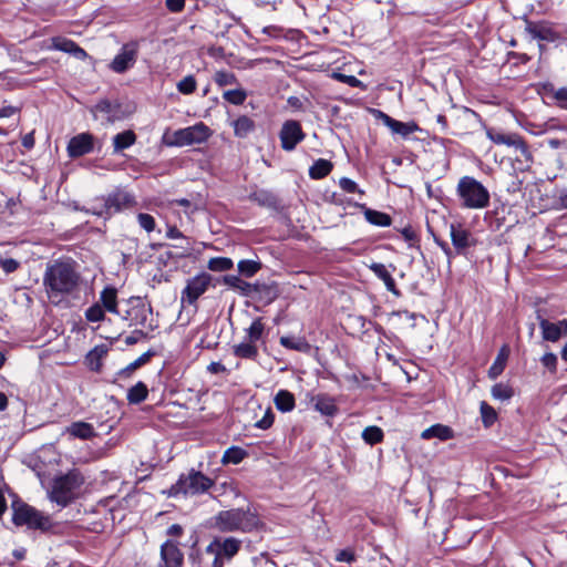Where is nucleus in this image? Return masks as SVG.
I'll return each mask as SVG.
<instances>
[{
    "label": "nucleus",
    "instance_id": "nucleus-1",
    "mask_svg": "<svg viewBox=\"0 0 567 567\" xmlns=\"http://www.w3.org/2000/svg\"><path fill=\"white\" fill-rule=\"evenodd\" d=\"M80 282V274L75 262L70 260H56L48 265L43 284L50 299L74 291Z\"/></svg>",
    "mask_w": 567,
    "mask_h": 567
},
{
    "label": "nucleus",
    "instance_id": "nucleus-2",
    "mask_svg": "<svg viewBox=\"0 0 567 567\" xmlns=\"http://www.w3.org/2000/svg\"><path fill=\"white\" fill-rule=\"evenodd\" d=\"M83 483V475L78 470H72L53 481L49 494L50 499L61 506H66L76 497Z\"/></svg>",
    "mask_w": 567,
    "mask_h": 567
},
{
    "label": "nucleus",
    "instance_id": "nucleus-3",
    "mask_svg": "<svg viewBox=\"0 0 567 567\" xmlns=\"http://www.w3.org/2000/svg\"><path fill=\"white\" fill-rule=\"evenodd\" d=\"M457 193L467 208L482 209L488 205V190L473 177H462L457 185Z\"/></svg>",
    "mask_w": 567,
    "mask_h": 567
},
{
    "label": "nucleus",
    "instance_id": "nucleus-4",
    "mask_svg": "<svg viewBox=\"0 0 567 567\" xmlns=\"http://www.w3.org/2000/svg\"><path fill=\"white\" fill-rule=\"evenodd\" d=\"M215 519L216 527L221 532H247L256 525V517L241 508L223 511Z\"/></svg>",
    "mask_w": 567,
    "mask_h": 567
},
{
    "label": "nucleus",
    "instance_id": "nucleus-5",
    "mask_svg": "<svg viewBox=\"0 0 567 567\" xmlns=\"http://www.w3.org/2000/svg\"><path fill=\"white\" fill-rule=\"evenodd\" d=\"M486 135L495 144L506 145L508 147H513L516 152H523L524 159L522 161L517 158L519 169L523 171L530 167L533 163V154L529 151L527 143L519 134L504 133L494 128H489L487 130Z\"/></svg>",
    "mask_w": 567,
    "mask_h": 567
},
{
    "label": "nucleus",
    "instance_id": "nucleus-6",
    "mask_svg": "<svg viewBox=\"0 0 567 567\" xmlns=\"http://www.w3.org/2000/svg\"><path fill=\"white\" fill-rule=\"evenodd\" d=\"M12 520L17 526H28L29 528L47 530L51 527L49 516L43 515L34 507L28 504H13Z\"/></svg>",
    "mask_w": 567,
    "mask_h": 567
},
{
    "label": "nucleus",
    "instance_id": "nucleus-7",
    "mask_svg": "<svg viewBox=\"0 0 567 567\" xmlns=\"http://www.w3.org/2000/svg\"><path fill=\"white\" fill-rule=\"evenodd\" d=\"M209 137V128L203 124H196L186 128L176 131L173 134L169 145L185 146L197 144L206 141Z\"/></svg>",
    "mask_w": 567,
    "mask_h": 567
},
{
    "label": "nucleus",
    "instance_id": "nucleus-8",
    "mask_svg": "<svg viewBox=\"0 0 567 567\" xmlns=\"http://www.w3.org/2000/svg\"><path fill=\"white\" fill-rule=\"evenodd\" d=\"M213 485V481L200 472L190 471L187 475L181 476L176 487L177 492L184 494H199L206 492Z\"/></svg>",
    "mask_w": 567,
    "mask_h": 567
},
{
    "label": "nucleus",
    "instance_id": "nucleus-9",
    "mask_svg": "<svg viewBox=\"0 0 567 567\" xmlns=\"http://www.w3.org/2000/svg\"><path fill=\"white\" fill-rule=\"evenodd\" d=\"M212 284V276L207 272L199 274L187 281L182 291V302L194 305L203 296Z\"/></svg>",
    "mask_w": 567,
    "mask_h": 567
},
{
    "label": "nucleus",
    "instance_id": "nucleus-10",
    "mask_svg": "<svg viewBox=\"0 0 567 567\" xmlns=\"http://www.w3.org/2000/svg\"><path fill=\"white\" fill-rule=\"evenodd\" d=\"M305 136L300 123L295 120H288L282 124L279 133L281 147L287 152H291Z\"/></svg>",
    "mask_w": 567,
    "mask_h": 567
},
{
    "label": "nucleus",
    "instance_id": "nucleus-11",
    "mask_svg": "<svg viewBox=\"0 0 567 567\" xmlns=\"http://www.w3.org/2000/svg\"><path fill=\"white\" fill-rule=\"evenodd\" d=\"M138 53V42L132 41L122 47L121 52L111 62V69L116 73H123L128 70L136 61Z\"/></svg>",
    "mask_w": 567,
    "mask_h": 567
},
{
    "label": "nucleus",
    "instance_id": "nucleus-12",
    "mask_svg": "<svg viewBox=\"0 0 567 567\" xmlns=\"http://www.w3.org/2000/svg\"><path fill=\"white\" fill-rule=\"evenodd\" d=\"M91 111L96 118L99 113L102 114L109 124L121 121L128 115L120 103H113L109 100L100 101Z\"/></svg>",
    "mask_w": 567,
    "mask_h": 567
},
{
    "label": "nucleus",
    "instance_id": "nucleus-13",
    "mask_svg": "<svg viewBox=\"0 0 567 567\" xmlns=\"http://www.w3.org/2000/svg\"><path fill=\"white\" fill-rule=\"evenodd\" d=\"M135 204L134 197L122 189L111 193L105 199V208L107 210H131L135 208Z\"/></svg>",
    "mask_w": 567,
    "mask_h": 567
},
{
    "label": "nucleus",
    "instance_id": "nucleus-14",
    "mask_svg": "<svg viewBox=\"0 0 567 567\" xmlns=\"http://www.w3.org/2000/svg\"><path fill=\"white\" fill-rule=\"evenodd\" d=\"M542 329L543 339L550 342L558 341L563 334H567V320H560L556 323L537 316Z\"/></svg>",
    "mask_w": 567,
    "mask_h": 567
},
{
    "label": "nucleus",
    "instance_id": "nucleus-15",
    "mask_svg": "<svg viewBox=\"0 0 567 567\" xmlns=\"http://www.w3.org/2000/svg\"><path fill=\"white\" fill-rule=\"evenodd\" d=\"M93 148V135L81 133L72 137L68 145V152L71 157H80L90 153Z\"/></svg>",
    "mask_w": 567,
    "mask_h": 567
},
{
    "label": "nucleus",
    "instance_id": "nucleus-16",
    "mask_svg": "<svg viewBox=\"0 0 567 567\" xmlns=\"http://www.w3.org/2000/svg\"><path fill=\"white\" fill-rule=\"evenodd\" d=\"M224 282L227 286L239 290L245 296H251L254 292H260L262 289L267 290L268 293H270V290H271L269 287H266L264 285L249 284V282L240 279L239 277L233 276V275L226 276L224 278Z\"/></svg>",
    "mask_w": 567,
    "mask_h": 567
},
{
    "label": "nucleus",
    "instance_id": "nucleus-17",
    "mask_svg": "<svg viewBox=\"0 0 567 567\" xmlns=\"http://www.w3.org/2000/svg\"><path fill=\"white\" fill-rule=\"evenodd\" d=\"M450 231L453 246L457 251H462L465 248L475 244V240L472 237V235L461 225L452 224L450 226Z\"/></svg>",
    "mask_w": 567,
    "mask_h": 567
},
{
    "label": "nucleus",
    "instance_id": "nucleus-18",
    "mask_svg": "<svg viewBox=\"0 0 567 567\" xmlns=\"http://www.w3.org/2000/svg\"><path fill=\"white\" fill-rule=\"evenodd\" d=\"M161 555L166 567H182L184 559L183 554L172 540H167L163 544Z\"/></svg>",
    "mask_w": 567,
    "mask_h": 567
},
{
    "label": "nucleus",
    "instance_id": "nucleus-19",
    "mask_svg": "<svg viewBox=\"0 0 567 567\" xmlns=\"http://www.w3.org/2000/svg\"><path fill=\"white\" fill-rule=\"evenodd\" d=\"M65 432L70 434V436L80 440H90L96 436L93 425L82 421L71 423L65 429Z\"/></svg>",
    "mask_w": 567,
    "mask_h": 567
},
{
    "label": "nucleus",
    "instance_id": "nucleus-20",
    "mask_svg": "<svg viewBox=\"0 0 567 567\" xmlns=\"http://www.w3.org/2000/svg\"><path fill=\"white\" fill-rule=\"evenodd\" d=\"M52 47L56 50L73 54L75 58L83 60L86 58V52L80 48L74 41L65 38H53Z\"/></svg>",
    "mask_w": 567,
    "mask_h": 567
},
{
    "label": "nucleus",
    "instance_id": "nucleus-21",
    "mask_svg": "<svg viewBox=\"0 0 567 567\" xmlns=\"http://www.w3.org/2000/svg\"><path fill=\"white\" fill-rule=\"evenodd\" d=\"M379 114L383 123L395 134L408 136L417 128V126L414 123L410 124L396 121L382 112H379Z\"/></svg>",
    "mask_w": 567,
    "mask_h": 567
},
{
    "label": "nucleus",
    "instance_id": "nucleus-22",
    "mask_svg": "<svg viewBox=\"0 0 567 567\" xmlns=\"http://www.w3.org/2000/svg\"><path fill=\"white\" fill-rule=\"evenodd\" d=\"M453 435H454L453 430L450 426L443 425V424L432 425L421 433V437L423 440H430V439L436 437L441 441H446V440L452 439Z\"/></svg>",
    "mask_w": 567,
    "mask_h": 567
},
{
    "label": "nucleus",
    "instance_id": "nucleus-23",
    "mask_svg": "<svg viewBox=\"0 0 567 567\" xmlns=\"http://www.w3.org/2000/svg\"><path fill=\"white\" fill-rule=\"evenodd\" d=\"M214 545L217 547V554L227 558L235 556L240 547V542L236 538H226L224 540H216Z\"/></svg>",
    "mask_w": 567,
    "mask_h": 567
},
{
    "label": "nucleus",
    "instance_id": "nucleus-24",
    "mask_svg": "<svg viewBox=\"0 0 567 567\" xmlns=\"http://www.w3.org/2000/svg\"><path fill=\"white\" fill-rule=\"evenodd\" d=\"M509 355V349L507 346H503L499 350L497 358L495 359L494 363L488 370V377L489 379H496L505 369L507 359Z\"/></svg>",
    "mask_w": 567,
    "mask_h": 567
},
{
    "label": "nucleus",
    "instance_id": "nucleus-25",
    "mask_svg": "<svg viewBox=\"0 0 567 567\" xmlns=\"http://www.w3.org/2000/svg\"><path fill=\"white\" fill-rule=\"evenodd\" d=\"M100 301L102 303V308L112 312L118 313L117 311V291L113 287H106L100 297Z\"/></svg>",
    "mask_w": 567,
    "mask_h": 567
},
{
    "label": "nucleus",
    "instance_id": "nucleus-26",
    "mask_svg": "<svg viewBox=\"0 0 567 567\" xmlns=\"http://www.w3.org/2000/svg\"><path fill=\"white\" fill-rule=\"evenodd\" d=\"M136 142V134L132 130L124 131L113 137V148L118 153Z\"/></svg>",
    "mask_w": 567,
    "mask_h": 567
},
{
    "label": "nucleus",
    "instance_id": "nucleus-27",
    "mask_svg": "<svg viewBox=\"0 0 567 567\" xmlns=\"http://www.w3.org/2000/svg\"><path fill=\"white\" fill-rule=\"evenodd\" d=\"M107 349L105 346H97L92 349L86 358V364L92 371H100L102 367V359L106 355Z\"/></svg>",
    "mask_w": 567,
    "mask_h": 567
},
{
    "label": "nucleus",
    "instance_id": "nucleus-28",
    "mask_svg": "<svg viewBox=\"0 0 567 567\" xmlns=\"http://www.w3.org/2000/svg\"><path fill=\"white\" fill-rule=\"evenodd\" d=\"M275 405L282 412H289L295 408V396L287 390H280L275 396Z\"/></svg>",
    "mask_w": 567,
    "mask_h": 567
},
{
    "label": "nucleus",
    "instance_id": "nucleus-29",
    "mask_svg": "<svg viewBox=\"0 0 567 567\" xmlns=\"http://www.w3.org/2000/svg\"><path fill=\"white\" fill-rule=\"evenodd\" d=\"M148 394V390L145 383L137 382L134 386H132L127 392V401L131 404H138L143 402Z\"/></svg>",
    "mask_w": 567,
    "mask_h": 567
},
{
    "label": "nucleus",
    "instance_id": "nucleus-30",
    "mask_svg": "<svg viewBox=\"0 0 567 567\" xmlns=\"http://www.w3.org/2000/svg\"><path fill=\"white\" fill-rule=\"evenodd\" d=\"M333 165L330 161L318 159L309 169V175L312 178L320 179L326 177L332 169Z\"/></svg>",
    "mask_w": 567,
    "mask_h": 567
},
{
    "label": "nucleus",
    "instance_id": "nucleus-31",
    "mask_svg": "<svg viewBox=\"0 0 567 567\" xmlns=\"http://www.w3.org/2000/svg\"><path fill=\"white\" fill-rule=\"evenodd\" d=\"M234 354L241 359H255L258 354V349L254 342H243L234 346Z\"/></svg>",
    "mask_w": 567,
    "mask_h": 567
},
{
    "label": "nucleus",
    "instance_id": "nucleus-32",
    "mask_svg": "<svg viewBox=\"0 0 567 567\" xmlns=\"http://www.w3.org/2000/svg\"><path fill=\"white\" fill-rule=\"evenodd\" d=\"M235 135L238 137H246L254 130V122L248 116H239L233 123Z\"/></svg>",
    "mask_w": 567,
    "mask_h": 567
},
{
    "label": "nucleus",
    "instance_id": "nucleus-33",
    "mask_svg": "<svg viewBox=\"0 0 567 567\" xmlns=\"http://www.w3.org/2000/svg\"><path fill=\"white\" fill-rule=\"evenodd\" d=\"M246 456L247 452L244 449L239 446H231L225 451L221 462L224 464H239Z\"/></svg>",
    "mask_w": 567,
    "mask_h": 567
},
{
    "label": "nucleus",
    "instance_id": "nucleus-34",
    "mask_svg": "<svg viewBox=\"0 0 567 567\" xmlns=\"http://www.w3.org/2000/svg\"><path fill=\"white\" fill-rule=\"evenodd\" d=\"M371 269L373 270V272L384 281L388 290L390 291H394L395 289V281L394 279L392 278V276L390 275V272L388 271L386 267L382 264H373L371 266Z\"/></svg>",
    "mask_w": 567,
    "mask_h": 567
},
{
    "label": "nucleus",
    "instance_id": "nucleus-35",
    "mask_svg": "<svg viewBox=\"0 0 567 567\" xmlns=\"http://www.w3.org/2000/svg\"><path fill=\"white\" fill-rule=\"evenodd\" d=\"M234 266V262L230 258L226 257H215L209 259L208 261V269L212 271H225L231 269Z\"/></svg>",
    "mask_w": 567,
    "mask_h": 567
},
{
    "label": "nucleus",
    "instance_id": "nucleus-36",
    "mask_svg": "<svg viewBox=\"0 0 567 567\" xmlns=\"http://www.w3.org/2000/svg\"><path fill=\"white\" fill-rule=\"evenodd\" d=\"M362 437L368 444H377L383 440V432L378 426H368L362 432Z\"/></svg>",
    "mask_w": 567,
    "mask_h": 567
},
{
    "label": "nucleus",
    "instance_id": "nucleus-37",
    "mask_svg": "<svg viewBox=\"0 0 567 567\" xmlns=\"http://www.w3.org/2000/svg\"><path fill=\"white\" fill-rule=\"evenodd\" d=\"M223 97L228 103L234 105H241L247 99V93L243 89L225 91Z\"/></svg>",
    "mask_w": 567,
    "mask_h": 567
},
{
    "label": "nucleus",
    "instance_id": "nucleus-38",
    "mask_svg": "<svg viewBox=\"0 0 567 567\" xmlns=\"http://www.w3.org/2000/svg\"><path fill=\"white\" fill-rule=\"evenodd\" d=\"M492 395L496 400L505 401L514 395V391L508 384L496 383L492 388Z\"/></svg>",
    "mask_w": 567,
    "mask_h": 567
},
{
    "label": "nucleus",
    "instance_id": "nucleus-39",
    "mask_svg": "<svg viewBox=\"0 0 567 567\" xmlns=\"http://www.w3.org/2000/svg\"><path fill=\"white\" fill-rule=\"evenodd\" d=\"M525 30L533 39L540 40H546L549 33V30L547 28L530 21L526 22Z\"/></svg>",
    "mask_w": 567,
    "mask_h": 567
},
{
    "label": "nucleus",
    "instance_id": "nucleus-40",
    "mask_svg": "<svg viewBox=\"0 0 567 567\" xmlns=\"http://www.w3.org/2000/svg\"><path fill=\"white\" fill-rule=\"evenodd\" d=\"M481 415L482 421L486 427L491 426L497 419V413L493 406L487 404L485 401L481 402Z\"/></svg>",
    "mask_w": 567,
    "mask_h": 567
},
{
    "label": "nucleus",
    "instance_id": "nucleus-41",
    "mask_svg": "<svg viewBox=\"0 0 567 567\" xmlns=\"http://www.w3.org/2000/svg\"><path fill=\"white\" fill-rule=\"evenodd\" d=\"M214 81L219 86L233 85L237 83V78L231 72L217 71L214 75Z\"/></svg>",
    "mask_w": 567,
    "mask_h": 567
},
{
    "label": "nucleus",
    "instance_id": "nucleus-42",
    "mask_svg": "<svg viewBox=\"0 0 567 567\" xmlns=\"http://www.w3.org/2000/svg\"><path fill=\"white\" fill-rule=\"evenodd\" d=\"M264 329L265 326L261 322V319L257 318L247 330L249 341L254 343L258 341L262 336Z\"/></svg>",
    "mask_w": 567,
    "mask_h": 567
},
{
    "label": "nucleus",
    "instance_id": "nucleus-43",
    "mask_svg": "<svg viewBox=\"0 0 567 567\" xmlns=\"http://www.w3.org/2000/svg\"><path fill=\"white\" fill-rule=\"evenodd\" d=\"M316 409L324 415H333L337 411L333 401L327 398H319L316 403Z\"/></svg>",
    "mask_w": 567,
    "mask_h": 567
},
{
    "label": "nucleus",
    "instance_id": "nucleus-44",
    "mask_svg": "<svg viewBox=\"0 0 567 567\" xmlns=\"http://www.w3.org/2000/svg\"><path fill=\"white\" fill-rule=\"evenodd\" d=\"M196 80L193 75L185 76L177 83V90L183 94H192L196 90Z\"/></svg>",
    "mask_w": 567,
    "mask_h": 567
},
{
    "label": "nucleus",
    "instance_id": "nucleus-45",
    "mask_svg": "<svg viewBox=\"0 0 567 567\" xmlns=\"http://www.w3.org/2000/svg\"><path fill=\"white\" fill-rule=\"evenodd\" d=\"M260 269V264L252 260H240L238 270L245 276H254Z\"/></svg>",
    "mask_w": 567,
    "mask_h": 567
},
{
    "label": "nucleus",
    "instance_id": "nucleus-46",
    "mask_svg": "<svg viewBox=\"0 0 567 567\" xmlns=\"http://www.w3.org/2000/svg\"><path fill=\"white\" fill-rule=\"evenodd\" d=\"M85 317L91 322L102 321L104 319V309L100 303H95L86 310Z\"/></svg>",
    "mask_w": 567,
    "mask_h": 567
},
{
    "label": "nucleus",
    "instance_id": "nucleus-47",
    "mask_svg": "<svg viewBox=\"0 0 567 567\" xmlns=\"http://www.w3.org/2000/svg\"><path fill=\"white\" fill-rule=\"evenodd\" d=\"M280 343L285 348L293 349V350H302L307 347V344L303 341H301L300 339H295L292 337H281Z\"/></svg>",
    "mask_w": 567,
    "mask_h": 567
},
{
    "label": "nucleus",
    "instance_id": "nucleus-48",
    "mask_svg": "<svg viewBox=\"0 0 567 567\" xmlns=\"http://www.w3.org/2000/svg\"><path fill=\"white\" fill-rule=\"evenodd\" d=\"M365 218L377 226H389L391 224L390 215H365Z\"/></svg>",
    "mask_w": 567,
    "mask_h": 567
},
{
    "label": "nucleus",
    "instance_id": "nucleus-49",
    "mask_svg": "<svg viewBox=\"0 0 567 567\" xmlns=\"http://www.w3.org/2000/svg\"><path fill=\"white\" fill-rule=\"evenodd\" d=\"M0 266L6 274L14 272L20 264L13 258H0Z\"/></svg>",
    "mask_w": 567,
    "mask_h": 567
},
{
    "label": "nucleus",
    "instance_id": "nucleus-50",
    "mask_svg": "<svg viewBox=\"0 0 567 567\" xmlns=\"http://www.w3.org/2000/svg\"><path fill=\"white\" fill-rule=\"evenodd\" d=\"M336 559L341 563L351 564L355 560V554L352 549H342L337 553Z\"/></svg>",
    "mask_w": 567,
    "mask_h": 567
},
{
    "label": "nucleus",
    "instance_id": "nucleus-51",
    "mask_svg": "<svg viewBox=\"0 0 567 567\" xmlns=\"http://www.w3.org/2000/svg\"><path fill=\"white\" fill-rule=\"evenodd\" d=\"M138 220L140 225L148 233L155 227V220L152 215H138Z\"/></svg>",
    "mask_w": 567,
    "mask_h": 567
},
{
    "label": "nucleus",
    "instance_id": "nucleus-52",
    "mask_svg": "<svg viewBox=\"0 0 567 567\" xmlns=\"http://www.w3.org/2000/svg\"><path fill=\"white\" fill-rule=\"evenodd\" d=\"M274 423V414L268 410L265 416L256 423V426L262 430L269 429Z\"/></svg>",
    "mask_w": 567,
    "mask_h": 567
},
{
    "label": "nucleus",
    "instance_id": "nucleus-53",
    "mask_svg": "<svg viewBox=\"0 0 567 567\" xmlns=\"http://www.w3.org/2000/svg\"><path fill=\"white\" fill-rule=\"evenodd\" d=\"M333 78L338 79L339 81L347 83L351 86H358L360 84V81L353 76V75H346L341 73H333Z\"/></svg>",
    "mask_w": 567,
    "mask_h": 567
},
{
    "label": "nucleus",
    "instance_id": "nucleus-54",
    "mask_svg": "<svg viewBox=\"0 0 567 567\" xmlns=\"http://www.w3.org/2000/svg\"><path fill=\"white\" fill-rule=\"evenodd\" d=\"M165 4L171 12H181L185 7V0H166Z\"/></svg>",
    "mask_w": 567,
    "mask_h": 567
},
{
    "label": "nucleus",
    "instance_id": "nucleus-55",
    "mask_svg": "<svg viewBox=\"0 0 567 567\" xmlns=\"http://www.w3.org/2000/svg\"><path fill=\"white\" fill-rule=\"evenodd\" d=\"M553 97L558 103L567 102V87H560L558 90L550 89Z\"/></svg>",
    "mask_w": 567,
    "mask_h": 567
},
{
    "label": "nucleus",
    "instance_id": "nucleus-56",
    "mask_svg": "<svg viewBox=\"0 0 567 567\" xmlns=\"http://www.w3.org/2000/svg\"><path fill=\"white\" fill-rule=\"evenodd\" d=\"M341 188L348 193H354L357 190V184L347 177H343L339 182Z\"/></svg>",
    "mask_w": 567,
    "mask_h": 567
},
{
    "label": "nucleus",
    "instance_id": "nucleus-57",
    "mask_svg": "<svg viewBox=\"0 0 567 567\" xmlns=\"http://www.w3.org/2000/svg\"><path fill=\"white\" fill-rule=\"evenodd\" d=\"M542 362L545 367L555 370L556 369V362L557 358L554 353H546L542 358Z\"/></svg>",
    "mask_w": 567,
    "mask_h": 567
},
{
    "label": "nucleus",
    "instance_id": "nucleus-58",
    "mask_svg": "<svg viewBox=\"0 0 567 567\" xmlns=\"http://www.w3.org/2000/svg\"><path fill=\"white\" fill-rule=\"evenodd\" d=\"M145 361H146V359L143 355V357L138 358L137 360H135L134 362H132L127 368L123 369L120 373L124 374V373L132 372V371L136 370L137 368H140Z\"/></svg>",
    "mask_w": 567,
    "mask_h": 567
},
{
    "label": "nucleus",
    "instance_id": "nucleus-59",
    "mask_svg": "<svg viewBox=\"0 0 567 567\" xmlns=\"http://www.w3.org/2000/svg\"><path fill=\"white\" fill-rule=\"evenodd\" d=\"M207 370L210 372V373H221V372H225L226 371V368L220 363V362H212L208 367H207Z\"/></svg>",
    "mask_w": 567,
    "mask_h": 567
},
{
    "label": "nucleus",
    "instance_id": "nucleus-60",
    "mask_svg": "<svg viewBox=\"0 0 567 567\" xmlns=\"http://www.w3.org/2000/svg\"><path fill=\"white\" fill-rule=\"evenodd\" d=\"M402 235L409 241H412L416 238L415 231L410 226H406L402 229Z\"/></svg>",
    "mask_w": 567,
    "mask_h": 567
},
{
    "label": "nucleus",
    "instance_id": "nucleus-61",
    "mask_svg": "<svg viewBox=\"0 0 567 567\" xmlns=\"http://www.w3.org/2000/svg\"><path fill=\"white\" fill-rule=\"evenodd\" d=\"M17 112V109L13 106H6L0 109V117H10Z\"/></svg>",
    "mask_w": 567,
    "mask_h": 567
},
{
    "label": "nucleus",
    "instance_id": "nucleus-62",
    "mask_svg": "<svg viewBox=\"0 0 567 567\" xmlns=\"http://www.w3.org/2000/svg\"><path fill=\"white\" fill-rule=\"evenodd\" d=\"M22 145L27 148H31L34 145L33 134H27L22 140Z\"/></svg>",
    "mask_w": 567,
    "mask_h": 567
},
{
    "label": "nucleus",
    "instance_id": "nucleus-63",
    "mask_svg": "<svg viewBox=\"0 0 567 567\" xmlns=\"http://www.w3.org/2000/svg\"><path fill=\"white\" fill-rule=\"evenodd\" d=\"M182 530H183V529H182V527H181L179 525L174 524V525H172V526L168 528L167 533H168V535H171V536H178V535H181V534H182Z\"/></svg>",
    "mask_w": 567,
    "mask_h": 567
},
{
    "label": "nucleus",
    "instance_id": "nucleus-64",
    "mask_svg": "<svg viewBox=\"0 0 567 567\" xmlns=\"http://www.w3.org/2000/svg\"><path fill=\"white\" fill-rule=\"evenodd\" d=\"M559 203H560V206L563 208H567V192H563L560 195H559Z\"/></svg>",
    "mask_w": 567,
    "mask_h": 567
}]
</instances>
